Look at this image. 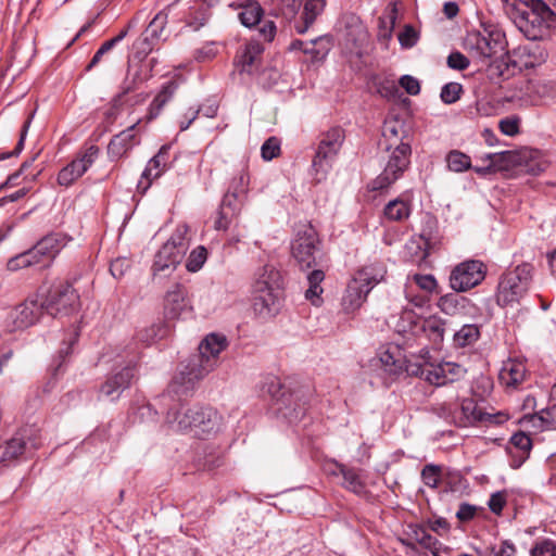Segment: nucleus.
<instances>
[{"instance_id": "f257e3e1", "label": "nucleus", "mask_w": 556, "mask_h": 556, "mask_svg": "<svg viewBox=\"0 0 556 556\" xmlns=\"http://www.w3.org/2000/svg\"><path fill=\"white\" fill-rule=\"evenodd\" d=\"M226 346L225 336H206L199 345V352L179 365L167 387V395L178 402L191 395L197 383L214 368L217 356Z\"/></svg>"}, {"instance_id": "f03ea898", "label": "nucleus", "mask_w": 556, "mask_h": 556, "mask_svg": "<svg viewBox=\"0 0 556 556\" xmlns=\"http://www.w3.org/2000/svg\"><path fill=\"white\" fill-rule=\"evenodd\" d=\"M222 417L210 406L194 405L185 408L170 407L166 414V424L175 431H190L198 438L215 433L220 426Z\"/></svg>"}, {"instance_id": "7ed1b4c3", "label": "nucleus", "mask_w": 556, "mask_h": 556, "mask_svg": "<svg viewBox=\"0 0 556 556\" xmlns=\"http://www.w3.org/2000/svg\"><path fill=\"white\" fill-rule=\"evenodd\" d=\"M533 279V266L523 263L505 271L498 281L496 302L501 306L519 303L528 293Z\"/></svg>"}, {"instance_id": "20e7f679", "label": "nucleus", "mask_w": 556, "mask_h": 556, "mask_svg": "<svg viewBox=\"0 0 556 556\" xmlns=\"http://www.w3.org/2000/svg\"><path fill=\"white\" fill-rule=\"evenodd\" d=\"M344 130L332 127L321 132L312 161V173L317 182L326 179L344 142Z\"/></svg>"}, {"instance_id": "39448f33", "label": "nucleus", "mask_w": 556, "mask_h": 556, "mask_svg": "<svg viewBox=\"0 0 556 556\" xmlns=\"http://www.w3.org/2000/svg\"><path fill=\"white\" fill-rule=\"evenodd\" d=\"M526 0L514 4V11L519 20V27L529 31V27L538 28L540 33L556 27V0Z\"/></svg>"}, {"instance_id": "423d86ee", "label": "nucleus", "mask_w": 556, "mask_h": 556, "mask_svg": "<svg viewBox=\"0 0 556 556\" xmlns=\"http://www.w3.org/2000/svg\"><path fill=\"white\" fill-rule=\"evenodd\" d=\"M386 269L381 265H369L357 270L354 277L348 283L343 296V306L345 311L358 308L370 290L383 280Z\"/></svg>"}, {"instance_id": "0eeeda50", "label": "nucleus", "mask_w": 556, "mask_h": 556, "mask_svg": "<svg viewBox=\"0 0 556 556\" xmlns=\"http://www.w3.org/2000/svg\"><path fill=\"white\" fill-rule=\"evenodd\" d=\"M188 230L187 225H178L169 239L162 245L154 257L152 266L154 275L164 274L166 276L181 262L189 247Z\"/></svg>"}, {"instance_id": "6e6552de", "label": "nucleus", "mask_w": 556, "mask_h": 556, "mask_svg": "<svg viewBox=\"0 0 556 556\" xmlns=\"http://www.w3.org/2000/svg\"><path fill=\"white\" fill-rule=\"evenodd\" d=\"M291 253L301 269H311L321 263L320 240L312 227L299 231L291 243Z\"/></svg>"}, {"instance_id": "1a4fd4ad", "label": "nucleus", "mask_w": 556, "mask_h": 556, "mask_svg": "<svg viewBox=\"0 0 556 556\" xmlns=\"http://www.w3.org/2000/svg\"><path fill=\"white\" fill-rule=\"evenodd\" d=\"M269 392L273 395V410L289 424L299 422L306 413V404L302 402L300 391L282 390L279 382H271Z\"/></svg>"}, {"instance_id": "9d476101", "label": "nucleus", "mask_w": 556, "mask_h": 556, "mask_svg": "<svg viewBox=\"0 0 556 556\" xmlns=\"http://www.w3.org/2000/svg\"><path fill=\"white\" fill-rule=\"evenodd\" d=\"M505 45V35L500 30L471 31L465 39L467 51L481 62L503 52Z\"/></svg>"}, {"instance_id": "9b49d317", "label": "nucleus", "mask_w": 556, "mask_h": 556, "mask_svg": "<svg viewBox=\"0 0 556 556\" xmlns=\"http://www.w3.org/2000/svg\"><path fill=\"white\" fill-rule=\"evenodd\" d=\"M43 309L51 316H66L77 311L79 295L68 282H60L53 286L41 302Z\"/></svg>"}, {"instance_id": "f8f14e48", "label": "nucleus", "mask_w": 556, "mask_h": 556, "mask_svg": "<svg viewBox=\"0 0 556 556\" xmlns=\"http://www.w3.org/2000/svg\"><path fill=\"white\" fill-rule=\"evenodd\" d=\"M43 312L45 309L41 302L28 298L8 312L3 320V329L9 333L23 331L34 326L40 319Z\"/></svg>"}, {"instance_id": "ddd939ff", "label": "nucleus", "mask_w": 556, "mask_h": 556, "mask_svg": "<svg viewBox=\"0 0 556 556\" xmlns=\"http://www.w3.org/2000/svg\"><path fill=\"white\" fill-rule=\"evenodd\" d=\"M486 275V266L478 260H467L456 265L450 275V286L456 292H465L480 285Z\"/></svg>"}, {"instance_id": "4468645a", "label": "nucleus", "mask_w": 556, "mask_h": 556, "mask_svg": "<svg viewBox=\"0 0 556 556\" xmlns=\"http://www.w3.org/2000/svg\"><path fill=\"white\" fill-rule=\"evenodd\" d=\"M412 153L408 143L401 142L392 151L383 172L372 181L374 190L388 188L397 180L409 165Z\"/></svg>"}, {"instance_id": "2eb2a0df", "label": "nucleus", "mask_w": 556, "mask_h": 556, "mask_svg": "<svg viewBox=\"0 0 556 556\" xmlns=\"http://www.w3.org/2000/svg\"><path fill=\"white\" fill-rule=\"evenodd\" d=\"M135 374L134 365H127L118 370H114L101 384L99 390L100 396L110 401L118 400L122 393L131 386Z\"/></svg>"}, {"instance_id": "dca6fc26", "label": "nucleus", "mask_w": 556, "mask_h": 556, "mask_svg": "<svg viewBox=\"0 0 556 556\" xmlns=\"http://www.w3.org/2000/svg\"><path fill=\"white\" fill-rule=\"evenodd\" d=\"M98 154L99 148L97 146L88 147L81 154L60 170L58 182L61 186H71L88 170Z\"/></svg>"}, {"instance_id": "f3484780", "label": "nucleus", "mask_w": 556, "mask_h": 556, "mask_svg": "<svg viewBox=\"0 0 556 556\" xmlns=\"http://www.w3.org/2000/svg\"><path fill=\"white\" fill-rule=\"evenodd\" d=\"M513 67L518 70L535 68L544 64L548 58L545 47L539 42L532 41L520 46L513 51Z\"/></svg>"}, {"instance_id": "a211bd4d", "label": "nucleus", "mask_w": 556, "mask_h": 556, "mask_svg": "<svg viewBox=\"0 0 556 556\" xmlns=\"http://www.w3.org/2000/svg\"><path fill=\"white\" fill-rule=\"evenodd\" d=\"M282 290L264 289V291L253 290L252 307L254 313L261 318H269L278 314L282 303Z\"/></svg>"}, {"instance_id": "6ab92c4d", "label": "nucleus", "mask_w": 556, "mask_h": 556, "mask_svg": "<svg viewBox=\"0 0 556 556\" xmlns=\"http://www.w3.org/2000/svg\"><path fill=\"white\" fill-rule=\"evenodd\" d=\"M187 289L180 285L172 286L164 296V315L167 319H177L182 312L190 308Z\"/></svg>"}, {"instance_id": "aec40b11", "label": "nucleus", "mask_w": 556, "mask_h": 556, "mask_svg": "<svg viewBox=\"0 0 556 556\" xmlns=\"http://www.w3.org/2000/svg\"><path fill=\"white\" fill-rule=\"evenodd\" d=\"M263 52L264 46L262 43L254 40L248 42L237 55L241 72L248 74L256 72L261 65Z\"/></svg>"}, {"instance_id": "412c9836", "label": "nucleus", "mask_w": 556, "mask_h": 556, "mask_svg": "<svg viewBox=\"0 0 556 556\" xmlns=\"http://www.w3.org/2000/svg\"><path fill=\"white\" fill-rule=\"evenodd\" d=\"M136 127L137 123L127 127L111 139L108 146V152L112 157H122L139 143V139L135 132Z\"/></svg>"}, {"instance_id": "4be33fe9", "label": "nucleus", "mask_w": 556, "mask_h": 556, "mask_svg": "<svg viewBox=\"0 0 556 556\" xmlns=\"http://www.w3.org/2000/svg\"><path fill=\"white\" fill-rule=\"evenodd\" d=\"M241 199L242 198L239 195L226 192L219 206L218 216L215 220V228L217 230H226L232 219L237 217L241 210Z\"/></svg>"}, {"instance_id": "5701e85b", "label": "nucleus", "mask_w": 556, "mask_h": 556, "mask_svg": "<svg viewBox=\"0 0 556 556\" xmlns=\"http://www.w3.org/2000/svg\"><path fill=\"white\" fill-rule=\"evenodd\" d=\"M72 240L65 233L62 232H51L41 238L37 244L39 247L40 253L43 254L47 258L46 266H50L53 260L59 255V253L64 249L67 243Z\"/></svg>"}, {"instance_id": "b1692460", "label": "nucleus", "mask_w": 556, "mask_h": 556, "mask_svg": "<svg viewBox=\"0 0 556 556\" xmlns=\"http://www.w3.org/2000/svg\"><path fill=\"white\" fill-rule=\"evenodd\" d=\"M326 0H305L303 11L294 23L298 34H305L324 12Z\"/></svg>"}, {"instance_id": "393cba45", "label": "nucleus", "mask_w": 556, "mask_h": 556, "mask_svg": "<svg viewBox=\"0 0 556 556\" xmlns=\"http://www.w3.org/2000/svg\"><path fill=\"white\" fill-rule=\"evenodd\" d=\"M38 444L26 440L24 433H17L11 440L0 445V463L9 462L24 454L28 448H37Z\"/></svg>"}, {"instance_id": "a878e982", "label": "nucleus", "mask_w": 556, "mask_h": 556, "mask_svg": "<svg viewBox=\"0 0 556 556\" xmlns=\"http://www.w3.org/2000/svg\"><path fill=\"white\" fill-rule=\"evenodd\" d=\"M264 289L282 290L283 279L278 269L271 264H266L257 273L253 283L254 291H264Z\"/></svg>"}, {"instance_id": "bb28decb", "label": "nucleus", "mask_w": 556, "mask_h": 556, "mask_svg": "<svg viewBox=\"0 0 556 556\" xmlns=\"http://www.w3.org/2000/svg\"><path fill=\"white\" fill-rule=\"evenodd\" d=\"M509 454L513 457L511 467L519 468L529 457L532 448V440L525 432H517L510 438Z\"/></svg>"}, {"instance_id": "cd10ccee", "label": "nucleus", "mask_w": 556, "mask_h": 556, "mask_svg": "<svg viewBox=\"0 0 556 556\" xmlns=\"http://www.w3.org/2000/svg\"><path fill=\"white\" fill-rule=\"evenodd\" d=\"M527 370L522 362L511 361L504 363L498 378L506 387L517 388L526 378Z\"/></svg>"}, {"instance_id": "c85d7f7f", "label": "nucleus", "mask_w": 556, "mask_h": 556, "mask_svg": "<svg viewBox=\"0 0 556 556\" xmlns=\"http://www.w3.org/2000/svg\"><path fill=\"white\" fill-rule=\"evenodd\" d=\"M236 8L241 10L238 14V18L244 27L252 28L261 23L264 10L257 1L248 0L238 3Z\"/></svg>"}, {"instance_id": "c756f323", "label": "nucleus", "mask_w": 556, "mask_h": 556, "mask_svg": "<svg viewBox=\"0 0 556 556\" xmlns=\"http://www.w3.org/2000/svg\"><path fill=\"white\" fill-rule=\"evenodd\" d=\"M177 88L178 84L175 80H168L162 86V89L149 106L148 119H154L160 115L163 108L175 94Z\"/></svg>"}, {"instance_id": "7c9ffc66", "label": "nucleus", "mask_w": 556, "mask_h": 556, "mask_svg": "<svg viewBox=\"0 0 556 556\" xmlns=\"http://www.w3.org/2000/svg\"><path fill=\"white\" fill-rule=\"evenodd\" d=\"M409 374L420 376L429 383L440 387L447 384L443 363L438 365L418 366L416 369H406Z\"/></svg>"}, {"instance_id": "2f4dec72", "label": "nucleus", "mask_w": 556, "mask_h": 556, "mask_svg": "<svg viewBox=\"0 0 556 556\" xmlns=\"http://www.w3.org/2000/svg\"><path fill=\"white\" fill-rule=\"evenodd\" d=\"M412 213L410 202L404 198H396L388 202L383 215L389 222L406 220Z\"/></svg>"}, {"instance_id": "473e14b6", "label": "nucleus", "mask_w": 556, "mask_h": 556, "mask_svg": "<svg viewBox=\"0 0 556 556\" xmlns=\"http://www.w3.org/2000/svg\"><path fill=\"white\" fill-rule=\"evenodd\" d=\"M169 148L163 146L159 153L154 155L147 164L141 178L147 180L146 189L151 185L152 180L160 177L165 165H166V156Z\"/></svg>"}, {"instance_id": "72a5a7b5", "label": "nucleus", "mask_w": 556, "mask_h": 556, "mask_svg": "<svg viewBox=\"0 0 556 556\" xmlns=\"http://www.w3.org/2000/svg\"><path fill=\"white\" fill-rule=\"evenodd\" d=\"M523 422H530L541 430H556V404L542 409L540 413L526 417Z\"/></svg>"}, {"instance_id": "f704fd0d", "label": "nucleus", "mask_w": 556, "mask_h": 556, "mask_svg": "<svg viewBox=\"0 0 556 556\" xmlns=\"http://www.w3.org/2000/svg\"><path fill=\"white\" fill-rule=\"evenodd\" d=\"M324 279L325 273L323 269H313L307 275L308 288L305 291V298L314 305H319L323 302L321 294L324 289L321 288L320 283L324 281Z\"/></svg>"}, {"instance_id": "c9c22d12", "label": "nucleus", "mask_w": 556, "mask_h": 556, "mask_svg": "<svg viewBox=\"0 0 556 556\" xmlns=\"http://www.w3.org/2000/svg\"><path fill=\"white\" fill-rule=\"evenodd\" d=\"M480 334V327L478 325H464L458 331L454 333V345L457 348L470 346L479 340Z\"/></svg>"}, {"instance_id": "e433bc0d", "label": "nucleus", "mask_w": 556, "mask_h": 556, "mask_svg": "<svg viewBox=\"0 0 556 556\" xmlns=\"http://www.w3.org/2000/svg\"><path fill=\"white\" fill-rule=\"evenodd\" d=\"M339 472L343 477V486L349 491L361 495L365 493V483L362 481L356 469L340 465Z\"/></svg>"}, {"instance_id": "4c0bfd02", "label": "nucleus", "mask_w": 556, "mask_h": 556, "mask_svg": "<svg viewBox=\"0 0 556 556\" xmlns=\"http://www.w3.org/2000/svg\"><path fill=\"white\" fill-rule=\"evenodd\" d=\"M513 59L509 56L494 60L488 67L486 74L491 80H506L511 75L510 66H513Z\"/></svg>"}, {"instance_id": "58836bf2", "label": "nucleus", "mask_w": 556, "mask_h": 556, "mask_svg": "<svg viewBox=\"0 0 556 556\" xmlns=\"http://www.w3.org/2000/svg\"><path fill=\"white\" fill-rule=\"evenodd\" d=\"M447 167L450 170L455 173H463L471 168V160L467 154L452 150L446 155Z\"/></svg>"}, {"instance_id": "ea45409f", "label": "nucleus", "mask_w": 556, "mask_h": 556, "mask_svg": "<svg viewBox=\"0 0 556 556\" xmlns=\"http://www.w3.org/2000/svg\"><path fill=\"white\" fill-rule=\"evenodd\" d=\"M169 333V327L164 323L152 325L149 328L142 329L138 332L140 341L150 344L159 339L165 338Z\"/></svg>"}, {"instance_id": "a19ab883", "label": "nucleus", "mask_w": 556, "mask_h": 556, "mask_svg": "<svg viewBox=\"0 0 556 556\" xmlns=\"http://www.w3.org/2000/svg\"><path fill=\"white\" fill-rule=\"evenodd\" d=\"M168 15L166 12H159L153 20L149 23L144 33L149 35L152 39L159 41L163 38V33L165 30V26L167 24Z\"/></svg>"}, {"instance_id": "79ce46f5", "label": "nucleus", "mask_w": 556, "mask_h": 556, "mask_svg": "<svg viewBox=\"0 0 556 556\" xmlns=\"http://www.w3.org/2000/svg\"><path fill=\"white\" fill-rule=\"evenodd\" d=\"M210 7L207 4L201 5L195 11L191 12L190 15L187 18L186 26L191 28L192 30L197 31L201 27H203L211 17Z\"/></svg>"}, {"instance_id": "37998d69", "label": "nucleus", "mask_w": 556, "mask_h": 556, "mask_svg": "<svg viewBox=\"0 0 556 556\" xmlns=\"http://www.w3.org/2000/svg\"><path fill=\"white\" fill-rule=\"evenodd\" d=\"M249 182V173L247 169L242 168L238 175L232 178L227 192L243 198L248 192Z\"/></svg>"}, {"instance_id": "c03bdc74", "label": "nucleus", "mask_w": 556, "mask_h": 556, "mask_svg": "<svg viewBox=\"0 0 556 556\" xmlns=\"http://www.w3.org/2000/svg\"><path fill=\"white\" fill-rule=\"evenodd\" d=\"M156 42V40L152 39L143 31V34L132 43L135 56L139 60H143L153 50Z\"/></svg>"}, {"instance_id": "a18cd8bd", "label": "nucleus", "mask_w": 556, "mask_h": 556, "mask_svg": "<svg viewBox=\"0 0 556 556\" xmlns=\"http://www.w3.org/2000/svg\"><path fill=\"white\" fill-rule=\"evenodd\" d=\"M207 258V251L204 247L195 248L189 255L186 264L188 271L195 273L202 268Z\"/></svg>"}, {"instance_id": "49530a36", "label": "nucleus", "mask_w": 556, "mask_h": 556, "mask_svg": "<svg viewBox=\"0 0 556 556\" xmlns=\"http://www.w3.org/2000/svg\"><path fill=\"white\" fill-rule=\"evenodd\" d=\"M463 93V86L459 83H447L445 84L440 93V98L443 103L452 104L459 100Z\"/></svg>"}, {"instance_id": "de8ad7c7", "label": "nucleus", "mask_w": 556, "mask_h": 556, "mask_svg": "<svg viewBox=\"0 0 556 556\" xmlns=\"http://www.w3.org/2000/svg\"><path fill=\"white\" fill-rule=\"evenodd\" d=\"M441 477V467L433 464L426 465L421 470L422 482L432 489L438 488Z\"/></svg>"}, {"instance_id": "09e8293b", "label": "nucleus", "mask_w": 556, "mask_h": 556, "mask_svg": "<svg viewBox=\"0 0 556 556\" xmlns=\"http://www.w3.org/2000/svg\"><path fill=\"white\" fill-rule=\"evenodd\" d=\"M280 154V140L277 137H269L261 148V155L265 161H271Z\"/></svg>"}, {"instance_id": "8fccbe9b", "label": "nucleus", "mask_w": 556, "mask_h": 556, "mask_svg": "<svg viewBox=\"0 0 556 556\" xmlns=\"http://www.w3.org/2000/svg\"><path fill=\"white\" fill-rule=\"evenodd\" d=\"M395 24V14L392 13L387 17L379 20L378 39L388 42L392 38V33Z\"/></svg>"}, {"instance_id": "3c124183", "label": "nucleus", "mask_w": 556, "mask_h": 556, "mask_svg": "<svg viewBox=\"0 0 556 556\" xmlns=\"http://www.w3.org/2000/svg\"><path fill=\"white\" fill-rule=\"evenodd\" d=\"M413 534L415 540L425 548L433 551L440 545V542L422 527L414 529Z\"/></svg>"}, {"instance_id": "603ef678", "label": "nucleus", "mask_w": 556, "mask_h": 556, "mask_svg": "<svg viewBox=\"0 0 556 556\" xmlns=\"http://www.w3.org/2000/svg\"><path fill=\"white\" fill-rule=\"evenodd\" d=\"M531 556H556V544L549 539L536 542L530 551Z\"/></svg>"}, {"instance_id": "864d4df0", "label": "nucleus", "mask_w": 556, "mask_h": 556, "mask_svg": "<svg viewBox=\"0 0 556 556\" xmlns=\"http://www.w3.org/2000/svg\"><path fill=\"white\" fill-rule=\"evenodd\" d=\"M443 367L447 383L458 381L459 379L464 378L467 372L463 366L456 363L446 362L443 363Z\"/></svg>"}, {"instance_id": "5fc2aeb1", "label": "nucleus", "mask_w": 556, "mask_h": 556, "mask_svg": "<svg viewBox=\"0 0 556 556\" xmlns=\"http://www.w3.org/2000/svg\"><path fill=\"white\" fill-rule=\"evenodd\" d=\"M380 361L384 369L391 375H399L403 369V362L400 358H395L391 353L386 352L380 357Z\"/></svg>"}, {"instance_id": "6e6d98bb", "label": "nucleus", "mask_w": 556, "mask_h": 556, "mask_svg": "<svg viewBox=\"0 0 556 556\" xmlns=\"http://www.w3.org/2000/svg\"><path fill=\"white\" fill-rule=\"evenodd\" d=\"M418 34L416 29L407 24L403 30L399 34V41L403 48H412L417 43Z\"/></svg>"}, {"instance_id": "4d7b16f0", "label": "nucleus", "mask_w": 556, "mask_h": 556, "mask_svg": "<svg viewBox=\"0 0 556 556\" xmlns=\"http://www.w3.org/2000/svg\"><path fill=\"white\" fill-rule=\"evenodd\" d=\"M446 63L447 66L452 70L464 71L469 66L470 61L462 52L454 51L448 54Z\"/></svg>"}, {"instance_id": "13d9d810", "label": "nucleus", "mask_w": 556, "mask_h": 556, "mask_svg": "<svg viewBox=\"0 0 556 556\" xmlns=\"http://www.w3.org/2000/svg\"><path fill=\"white\" fill-rule=\"evenodd\" d=\"M323 38L318 37L305 42V47L303 48V52L305 54L312 55L314 59H319L324 56L328 49L326 47H321Z\"/></svg>"}, {"instance_id": "bf43d9fd", "label": "nucleus", "mask_w": 556, "mask_h": 556, "mask_svg": "<svg viewBox=\"0 0 556 556\" xmlns=\"http://www.w3.org/2000/svg\"><path fill=\"white\" fill-rule=\"evenodd\" d=\"M424 329L434 336L435 340H442L445 331V323L438 318H430L425 321Z\"/></svg>"}, {"instance_id": "052dcab7", "label": "nucleus", "mask_w": 556, "mask_h": 556, "mask_svg": "<svg viewBox=\"0 0 556 556\" xmlns=\"http://www.w3.org/2000/svg\"><path fill=\"white\" fill-rule=\"evenodd\" d=\"M412 280L424 291L432 292L437 289V280L432 275L415 274Z\"/></svg>"}, {"instance_id": "680f3d73", "label": "nucleus", "mask_w": 556, "mask_h": 556, "mask_svg": "<svg viewBox=\"0 0 556 556\" xmlns=\"http://www.w3.org/2000/svg\"><path fill=\"white\" fill-rule=\"evenodd\" d=\"M500 130L509 137H514L519 134V118L518 117H506L498 123Z\"/></svg>"}, {"instance_id": "e2e57ef3", "label": "nucleus", "mask_w": 556, "mask_h": 556, "mask_svg": "<svg viewBox=\"0 0 556 556\" xmlns=\"http://www.w3.org/2000/svg\"><path fill=\"white\" fill-rule=\"evenodd\" d=\"M438 306L443 313L447 315H453L458 306L457 296L453 293L443 295L440 298Z\"/></svg>"}, {"instance_id": "0e129e2a", "label": "nucleus", "mask_w": 556, "mask_h": 556, "mask_svg": "<svg viewBox=\"0 0 556 556\" xmlns=\"http://www.w3.org/2000/svg\"><path fill=\"white\" fill-rule=\"evenodd\" d=\"M30 266H31V261L28 258L26 251L11 257L7 263V268L11 271H15V270H18L22 268H27Z\"/></svg>"}, {"instance_id": "69168bd1", "label": "nucleus", "mask_w": 556, "mask_h": 556, "mask_svg": "<svg viewBox=\"0 0 556 556\" xmlns=\"http://www.w3.org/2000/svg\"><path fill=\"white\" fill-rule=\"evenodd\" d=\"M130 268V261L127 257H117L110 265V271L114 278H122Z\"/></svg>"}, {"instance_id": "338daca9", "label": "nucleus", "mask_w": 556, "mask_h": 556, "mask_svg": "<svg viewBox=\"0 0 556 556\" xmlns=\"http://www.w3.org/2000/svg\"><path fill=\"white\" fill-rule=\"evenodd\" d=\"M462 410L472 421H480L483 419V413L477 408V405L472 400H465L462 403Z\"/></svg>"}, {"instance_id": "774afa93", "label": "nucleus", "mask_w": 556, "mask_h": 556, "mask_svg": "<svg viewBox=\"0 0 556 556\" xmlns=\"http://www.w3.org/2000/svg\"><path fill=\"white\" fill-rule=\"evenodd\" d=\"M400 85L408 94L416 96L420 92V84L418 79L410 75H404L400 78Z\"/></svg>"}]
</instances>
